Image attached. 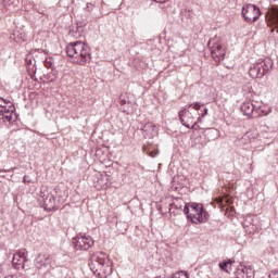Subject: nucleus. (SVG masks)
<instances>
[{
	"mask_svg": "<svg viewBox=\"0 0 278 278\" xmlns=\"http://www.w3.org/2000/svg\"><path fill=\"white\" fill-rule=\"evenodd\" d=\"M89 266L96 277L105 278L108 275H112L110 258L108 257V254L103 252L93 254L91 256Z\"/></svg>",
	"mask_w": 278,
	"mask_h": 278,
	"instance_id": "nucleus-1",
	"label": "nucleus"
},
{
	"mask_svg": "<svg viewBox=\"0 0 278 278\" xmlns=\"http://www.w3.org/2000/svg\"><path fill=\"white\" fill-rule=\"evenodd\" d=\"M66 53L74 62L81 65L86 64L91 59L90 47L81 41L68 43Z\"/></svg>",
	"mask_w": 278,
	"mask_h": 278,
	"instance_id": "nucleus-2",
	"label": "nucleus"
},
{
	"mask_svg": "<svg viewBox=\"0 0 278 278\" xmlns=\"http://www.w3.org/2000/svg\"><path fill=\"white\" fill-rule=\"evenodd\" d=\"M185 214H187V218L191 220L194 225H201L203 223H207L210 215L203 208V204L199 203H188L184 207Z\"/></svg>",
	"mask_w": 278,
	"mask_h": 278,
	"instance_id": "nucleus-3",
	"label": "nucleus"
},
{
	"mask_svg": "<svg viewBox=\"0 0 278 278\" xmlns=\"http://www.w3.org/2000/svg\"><path fill=\"white\" fill-rule=\"evenodd\" d=\"M261 14L260 8L255 4H245L242 9V16L247 23H255Z\"/></svg>",
	"mask_w": 278,
	"mask_h": 278,
	"instance_id": "nucleus-4",
	"label": "nucleus"
},
{
	"mask_svg": "<svg viewBox=\"0 0 278 278\" xmlns=\"http://www.w3.org/2000/svg\"><path fill=\"white\" fill-rule=\"evenodd\" d=\"M0 118L8 121V123L14 118V106L10 105V101L3 100V98H0Z\"/></svg>",
	"mask_w": 278,
	"mask_h": 278,
	"instance_id": "nucleus-5",
	"label": "nucleus"
},
{
	"mask_svg": "<svg viewBox=\"0 0 278 278\" xmlns=\"http://www.w3.org/2000/svg\"><path fill=\"white\" fill-rule=\"evenodd\" d=\"M214 204L220 210H224V212H229L230 210L229 216H233V206H231L233 204V198L230 195L215 198Z\"/></svg>",
	"mask_w": 278,
	"mask_h": 278,
	"instance_id": "nucleus-6",
	"label": "nucleus"
},
{
	"mask_svg": "<svg viewBox=\"0 0 278 278\" xmlns=\"http://www.w3.org/2000/svg\"><path fill=\"white\" fill-rule=\"evenodd\" d=\"M211 55L213 60L217 63L223 62L225 60V55H227V50L223 48V42L215 41L213 46L211 47Z\"/></svg>",
	"mask_w": 278,
	"mask_h": 278,
	"instance_id": "nucleus-7",
	"label": "nucleus"
},
{
	"mask_svg": "<svg viewBox=\"0 0 278 278\" xmlns=\"http://www.w3.org/2000/svg\"><path fill=\"white\" fill-rule=\"evenodd\" d=\"M73 244L77 251H88L94 244V240L90 237H78L73 239Z\"/></svg>",
	"mask_w": 278,
	"mask_h": 278,
	"instance_id": "nucleus-8",
	"label": "nucleus"
},
{
	"mask_svg": "<svg viewBox=\"0 0 278 278\" xmlns=\"http://www.w3.org/2000/svg\"><path fill=\"white\" fill-rule=\"evenodd\" d=\"M25 262H27V252L20 251L13 255L12 264L16 270L25 269Z\"/></svg>",
	"mask_w": 278,
	"mask_h": 278,
	"instance_id": "nucleus-9",
	"label": "nucleus"
},
{
	"mask_svg": "<svg viewBox=\"0 0 278 278\" xmlns=\"http://www.w3.org/2000/svg\"><path fill=\"white\" fill-rule=\"evenodd\" d=\"M266 20L269 27H274L275 29H278V5L271 7L267 11Z\"/></svg>",
	"mask_w": 278,
	"mask_h": 278,
	"instance_id": "nucleus-10",
	"label": "nucleus"
},
{
	"mask_svg": "<svg viewBox=\"0 0 278 278\" xmlns=\"http://www.w3.org/2000/svg\"><path fill=\"white\" fill-rule=\"evenodd\" d=\"M264 66L260 63L254 64L250 67L249 75L252 77V79H262V76L264 75Z\"/></svg>",
	"mask_w": 278,
	"mask_h": 278,
	"instance_id": "nucleus-11",
	"label": "nucleus"
},
{
	"mask_svg": "<svg viewBox=\"0 0 278 278\" xmlns=\"http://www.w3.org/2000/svg\"><path fill=\"white\" fill-rule=\"evenodd\" d=\"M255 277V273L253 271V268L241 266V268L237 271V278H253Z\"/></svg>",
	"mask_w": 278,
	"mask_h": 278,
	"instance_id": "nucleus-12",
	"label": "nucleus"
},
{
	"mask_svg": "<svg viewBox=\"0 0 278 278\" xmlns=\"http://www.w3.org/2000/svg\"><path fill=\"white\" fill-rule=\"evenodd\" d=\"M255 110V106L253 105V103L251 102H244L241 105V112L245 115V116H253V111Z\"/></svg>",
	"mask_w": 278,
	"mask_h": 278,
	"instance_id": "nucleus-13",
	"label": "nucleus"
},
{
	"mask_svg": "<svg viewBox=\"0 0 278 278\" xmlns=\"http://www.w3.org/2000/svg\"><path fill=\"white\" fill-rule=\"evenodd\" d=\"M231 264H233V261L228 260L219 263L220 270H224V273H229L228 268H231Z\"/></svg>",
	"mask_w": 278,
	"mask_h": 278,
	"instance_id": "nucleus-14",
	"label": "nucleus"
},
{
	"mask_svg": "<svg viewBox=\"0 0 278 278\" xmlns=\"http://www.w3.org/2000/svg\"><path fill=\"white\" fill-rule=\"evenodd\" d=\"M55 203V198H53V195H48L46 199H45V205L46 207H53V204Z\"/></svg>",
	"mask_w": 278,
	"mask_h": 278,
	"instance_id": "nucleus-15",
	"label": "nucleus"
},
{
	"mask_svg": "<svg viewBox=\"0 0 278 278\" xmlns=\"http://www.w3.org/2000/svg\"><path fill=\"white\" fill-rule=\"evenodd\" d=\"M248 138L250 140V142H254L255 140L260 139V134L257 131H250L248 132Z\"/></svg>",
	"mask_w": 278,
	"mask_h": 278,
	"instance_id": "nucleus-16",
	"label": "nucleus"
},
{
	"mask_svg": "<svg viewBox=\"0 0 278 278\" xmlns=\"http://www.w3.org/2000/svg\"><path fill=\"white\" fill-rule=\"evenodd\" d=\"M172 278H189L186 271H178L172 276Z\"/></svg>",
	"mask_w": 278,
	"mask_h": 278,
	"instance_id": "nucleus-17",
	"label": "nucleus"
},
{
	"mask_svg": "<svg viewBox=\"0 0 278 278\" xmlns=\"http://www.w3.org/2000/svg\"><path fill=\"white\" fill-rule=\"evenodd\" d=\"M190 108H192L193 110L199 111V110H201V104L199 102H194V103L190 104Z\"/></svg>",
	"mask_w": 278,
	"mask_h": 278,
	"instance_id": "nucleus-18",
	"label": "nucleus"
},
{
	"mask_svg": "<svg viewBox=\"0 0 278 278\" xmlns=\"http://www.w3.org/2000/svg\"><path fill=\"white\" fill-rule=\"evenodd\" d=\"M184 116H186V110L179 112V119L184 123Z\"/></svg>",
	"mask_w": 278,
	"mask_h": 278,
	"instance_id": "nucleus-19",
	"label": "nucleus"
},
{
	"mask_svg": "<svg viewBox=\"0 0 278 278\" xmlns=\"http://www.w3.org/2000/svg\"><path fill=\"white\" fill-rule=\"evenodd\" d=\"M244 90H247L248 92H251V90H253V87L251 86V84H248L243 87Z\"/></svg>",
	"mask_w": 278,
	"mask_h": 278,
	"instance_id": "nucleus-20",
	"label": "nucleus"
},
{
	"mask_svg": "<svg viewBox=\"0 0 278 278\" xmlns=\"http://www.w3.org/2000/svg\"><path fill=\"white\" fill-rule=\"evenodd\" d=\"M160 154V151L156 150L155 152H150L149 155L150 157H155V155H159Z\"/></svg>",
	"mask_w": 278,
	"mask_h": 278,
	"instance_id": "nucleus-21",
	"label": "nucleus"
},
{
	"mask_svg": "<svg viewBox=\"0 0 278 278\" xmlns=\"http://www.w3.org/2000/svg\"><path fill=\"white\" fill-rule=\"evenodd\" d=\"M269 278H278V271H273L269 274Z\"/></svg>",
	"mask_w": 278,
	"mask_h": 278,
	"instance_id": "nucleus-22",
	"label": "nucleus"
},
{
	"mask_svg": "<svg viewBox=\"0 0 278 278\" xmlns=\"http://www.w3.org/2000/svg\"><path fill=\"white\" fill-rule=\"evenodd\" d=\"M270 112L269 109L267 110H261V114H263L264 116H266V114H268Z\"/></svg>",
	"mask_w": 278,
	"mask_h": 278,
	"instance_id": "nucleus-23",
	"label": "nucleus"
},
{
	"mask_svg": "<svg viewBox=\"0 0 278 278\" xmlns=\"http://www.w3.org/2000/svg\"><path fill=\"white\" fill-rule=\"evenodd\" d=\"M156 3H166L168 0H154Z\"/></svg>",
	"mask_w": 278,
	"mask_h": 278,
	"instance_id": "nucleus-24",
	"label": "nucleus"
},
{
	"mask_svg": "<svg viewBox=\"0 0 278 278\" xmlns=\"http://www.w3.org/2000/svg\"><path fill=\"white\" fill-rule=\"evenodd\" d=\"M204 114H205V116H206V114H207V109H204Z\"/></svg>",
	"mask_w": 278,
	"mask_h": 278,
	"instance_id": "nucleus-25",
	"label": "nucleus"
},
{
	"mask_svg": "<svg viewBox=\"0 0 278 278\" xmlns=\"http://www.w3.org/2000/svg\"><path fill=\"white\" fill-rule=\"evenodd\" d=\"M7 278H14V276H9V277H7Z\"/></svg>",
	"mask_w": 278,
	"mask_h": 278,
	"instance_id": "nucleus-26",
	"label": "nucleus"
}]
</instances>
